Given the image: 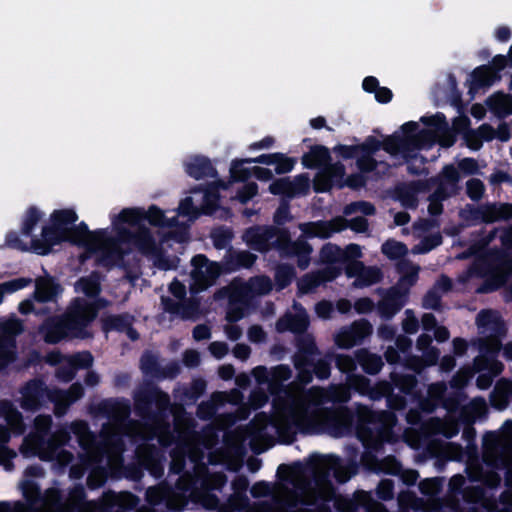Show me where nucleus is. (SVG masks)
Returning <instances> with one entry per match:
<instances>
[{"label": "nucleus", "instance_id": "obj_1", "mask_svg": "<svg viewBox=\"0 0 512 512\" xmlns=\"http://www.w3.org/2000/svg\"><path fill=\"white\" fill-rule=\"evenodd\" d=\"M193 270L191 277L193 283L191 284L192 291H202L212 285L216 277L220 274V267L212 262H209L202 256H197L193 259Z\"/></svg>", "mask_w": 512, "mask_h": 512}, {"label": "nucleus", "instance_id": "obj_2", "mask_svg": "<svg viewBox=\"0 0 512 512\" xmlns=\"http://www.w3.org/2000/svg\"><path fill=\"white\" fill-rule=\"evenodd\" d=\"M96 317V309L86 301L77 300L66 317L67 329H77L85 326Z\"/></svg>", "mask_w": 512, "mask_h": 512}, {"label": "nucleus", "instance_id": "obj_3", "mask_svg": "<svg viewBox=\"0 0 512 512\" xmlns=\"http://www.w3.org/2000/svg\"><path fill=\"white\" fill-rule=\"evenodd\" d=\"M346 273L349 277H355L354 285L357 287L371 285L378 282L381 277V271L375 267H365L360 261H353L346 267Z\"/></svg>", "mask_w": 512, "mask_h": 512}, {"label": "nucleus", "instance_id": "obj_4", "mask_svg": "<svg viewBox=\"0 0 512 512\" xmlns=\"http://www.w3.org/2000/svg\"><path fill=\"white\" fill-rule=\"evenodd\" d=\"M420 146L419 140L415 137L400 138L392 136L383 142V149L391 155L402 153L404 156H407L411 151Z\"/></svg>", "mask_w": 512, "mask_h": 512}, {"label": "nucleus", "instance_id": "obj_5", "mask_svg": "<svg viewBox=\"0 0 512 512\" xmlns=\"http://www.w3.org/2000/svg\"><path fill=\"white\" fill-rule=\"evenodd\" d=\"M481 216L485 222H495L501 219L512 218V205L503 204L500 206H485L481 210Z\"/></svg>", "mask_w": 512, "mask_h": 512}, {"label": "nucleus", "instance_id": "obj_6", "mask_svg": "<svg viewBox=\"0 0 512 512\" xmlns=\"http://www.w3.org/2000/svg\"><path fill=\"white\" fill-rule=\"evenodd\" d=\"M346 227L345 220L341 217L335 218L328 223L311 224V233L321 237H328L332 232H337Z\"/></svg>", "mask_w": 512, "mask_h": 512}, {"label": "nucleus", "instance_id": "obj_7", "mask_svg": "<svg viewBox=\"0 0 512 512\" xmlns=\"http://www.w3.org/2000/svg\"><path fill=\"white\" fill-rule=\"evenodd\" d=\"M329 160V152L324 147H315L303 157V163L309 168L324 166Z\"/></svg>", "mask_w": 512, "mask_h": 512}, {"label": "nucleus", "instance_id": "obj_8", "mask_svg": "<svg viewBox=\"0 0 512 512\" xmlns=\"http://www.w3.org/2000/svg\"><path fill=\"white\" fill-rule=\"evenodd\" d=\"M344 175V167L335 164L326 169L325 175H319L314 181L315 190L318 192L326 191L330 188L329 183L324 179L326 176L330 178L342 177Z\"/></svg>", "mask_w": 512, "mask_h": 512}, {"label": "nucleus", "instance_id": "obj_9", "mask_svg": "<svg viewBox=\"0 0 512 512\" xmlns=\"http://www.w3.org/2000/svg\"><path fill=\"white\" fill-rule=\"evenodd\" d=\"M58 291V287L49 279H39L36 282L35 297L39 301L50 300Z\"/></svg>", "mask_w": 512, "mask_h": 512}, {"label": "nucleus", "instance_id": "obj_10", "mask_svg": "<svg viewBox=\"0 0 512 512\" xmlns=\"http://www.w3.org/2000/svg\"><path fill=\"white\" fill-rule=\"evenodd\" d=\"M78 234H79V237L70 232L69 233L65 232L64 238L72 240L73 242H79V243L83 242V243L91 244V245H92V242L97 241V242H100L101 247H103L104 249H108L112 245V243H110V242L100 241L97 235L88 233L84 230H80L78 232Z\"/></svg>", "mask_w": 512, "mask_h": 512}, {"label": "nucleus", "instance_id": "obj_11", "mask_svg": "<svg viewBox=\"0 0 512 512\" xmlns=\"http://www.w3.org/2000/svg\"><path fill=\"white\" fill-rule=\"evenodd\" d=\"M382 252L391 259H398L407 253V248L400 242L389 240L382 246Z\"/></svg>", "mask_w": 512, "mask_h": 512}, {"label": "nucleus", "instance_id": "obj_12", "mask_svg": "<svg viewBox=\"0 0 512 512\" xmlns=\"http://www.w3.org/2000/svg\"><path fill=\"white\" fill-rule=\"evenodd\" d=\"M76 214L72 210L57 211L52 216L53 228L61 230L66 224L72 223L76 220Z\"/></svg>", "mask_w": 512, "mask_h": 512}, {"label": "nucleus", "instance_id": "obj_13", "mask_svg": "<svg viewBox=\"0 0 512 512\" xmlns=\"http://www.w3.org/2000/svg\"><path fill=\"white\" fill-rule=\"evenodd\" d=\"M459 180V173L453 166H446L439 176L440 188L444 190L446 186L454 188Z\"/></svg>", "mask_w": 512, "mask_h": 512}, {"label": "nucleus", "instance_id": "obj_14", "mask_svg": "<svg viewBox=\"0 0 512 512\" xmlns=\"http://www.w3.org/2000/svg\"><path fill=\"white\" fill-rule=\"evenodd\" d=\"M249 288L252 294L262 295L268 293L271 290L272 285L268 278L257 277L250 280Z\"/></svg>", "mask_w": 512, "mask_h": 512}, {"label": "nucleus", "instance_id": "obj_15", "mask_svg": "<svg viewBox=\"0 0 512 512\" xmlns=\"http://www.w3.org/2000/svg\"><path fill=\"white\" fill-rule=\"evenodd\" d=\"M78 285L81 290L89 296H93L99 292V279L94 275L89 278L81 279Z\"/></svg>", "mask_w": 512, "mask_h": 512}, {"label": "nucleus", "instance_id": "obj_16", "mask_svg": "<svg viewBox=\"0 0 512 512\" xmlns=\"http://www.w3.org/2000/svg\"><path fill=\"white\" fill-rule=\"evenodd\" d=\"M400 271L403 274L402 280L412 284L418 275L419 269L408 262H404L400 264Z\"/></svg>", "mask_w": 512, "mask_h": 512}, {"label": "nucleus", "instance_id": "obj_17", "mask_svg": "<svg viewBox=\"0 0 512 512\" xmlns=\"http://www.w3.org/2000/svg\"><path fill=\"white\" fill-rule=\"evenodd\" d=\"M270 191L273 194H288L293 193L292 185L287 179H279L270 185Z\"/></svg>", "mask_w": 512, "mask_h": 512}, {"label": "nucleus", "instance_id": "obj_18", "mask_svg": "<svg viewBox=\"0 0 512 512\" xmlns=\"http://www.w3.org/2000/svg\"><path fill=\"white\" fill-rule=\"evenodd\" d=\"M274 165L276 173L283 174L289 172L293 168L294 161L283 155L277 154V160Z\"/></svg>", "mask_w": 512, "mask_h": 512}, {"label": "nucleus", "instance_id": "obj_19", "mask_svg": "<svg viewBox=\"0 0 512 512\" xmlns=\"http://www.w3.org/2000/svg\"><path fill=\"white\" fill-rule=\"evenodd\" d=\"M484 186L478 179H472L467 183V192L472 199H479L483 195Z\"/></svg>", "mask_w": 512, "mask_h": 512}, {"label": "nucleus", "instance_id": "obj_20", "mask_svg": "<svg viewBox=\"0 0 512 512\" xmlns=\"http://www.w3.org/2000/svg\"><path fill=\"white\" fill-rule=\"evenodd\" d=\"M340 257V251L337 247L332 245L325 246L321 251V258L323 261L331 262Z\"/></svg>", "mask_w": 512, "mask_h": 512}, {"label": "nucleus", "instance_id": "obj_21", "mask_svg": "<svg viewBox=\"0 0 512 512\" xmlns=\"http://www.w3.org/2000/svg\"><path fill=\"white\" fill-rule=\"evenodd\" d=\"M459 168L465 174H473L477 171V163L472 159H464L459 163Z\"/></svg>", "mask_w": 512, "mask_h": 512}, {"label": "nucleus", "instance_id": "obj_22", "mask_svg": "<svg viewBox=\"0 0 512 512\" xmlns=\"http://www.w3.org/2000/svg\"><path fill=\"white\" fill-rule=\"evenodd\" d=\"M362 255L361 248L356 244H351L344 251L345 259H357Z\"/></svg>", "mask_w": 512, "mask_h": 512}, {"label": "nucleus", "instance_id": "obj_23", "mask_svg": "<svg viewBox=\"0 0 512 512\" xmlns=\"http://www.w3.org/2000/svg\"><path fill=\"white\" fill-rule=\"evenodd\" d=\"M249 338L252 340V341H255V342H259L261 340L264 339L265 337V333L264 331L262 330L261 327L259 326H253L249 329Z\"/></svg>", "mask_w": 512, "mask_h": 512}, {"label": "nucleus", "instance_id": "obj_24", "mask_svg": "<svg viewBox=\"0 0 512 512\" xmlns=\"http://www.w3.org/2000/svg\"><path fill=\"white\" fill-rule=\"evenodd\" d=\"M355 308L358 312L360 313H365V312H368L370 310H372L373 308V303L371 300L367 299V298H364V299H360L356 302L355 304Z\"/></svg>", "mask_w": 512, "mask_h": 512}, {"label": "nucleus", "instance_id": "obj_25", "mask_svg": "<svg viewBox=\"0 0 512 512\" xmlns=\"http://www.w3.org/2000/svg\"><path fill=\"white\" fill-rule=\"evenodd\" d=\"M293 249L296 254L303 255V256L308 255L311 251L310 246L302 240L294 243Z\"/></svg>", "mask_w": 512, "mask_h": 512}, {"label": "nucleus", "instance_id": "obj_26", "mask_svg": "<svg viewBox=\"0 0 512 512\" xmlns=\"http://www.w3.org/2000/svg\"><path fill=\"white\" fill-rule=\"evenodd\" d=\"M170 290L179 299H182L186 294L185 286L177 281L171 284Z\"/></svg>", "mask_w": 512, "mask_h": 512}, {"label": "nucleus", "instance_id": "obj_27", "mask_svg": "<svg viewBox=\"0 0 512 512\" xmlns=\"http://www.w3.org/2000/svg\"><path fill=\"white\" fill-rule=\"evenodd\" d=\"M339 368L342 371H350L353 368V361L351 358L346 356H340L337 359Z\"/></svg>", "mask_w": 512, "mask_h": 512}, {"label": "nucleus", "instance_id": "obj_28", "mask_svg": "<svg viewBox=\"0 0 512 512\" xmlns=\"http://www.w3.org/2000/svg\"><path fill=\"white\" fill-rule=\"evenodd\" d=\"M210 350L217 357L224 356L227 353V351H228L227 346L225 344H222V343H213V344H211Z\"/></svg>", "mask_w": 512, "mask_h": 512}, {"label": "nucleus", "instance_id": "obj_29", "mask_svg": "<svg viewBox=\"0 0 512 512\" xmlns=\"http://www.w3.org/2000/svg\"><path fill=\"white\" fill-rule=\"evenodd\" d=\"M184 362L187 366H195L199 362V355L195 351H188L185 353Z\"/></svg>", "mask_w": 512, "mask_h": 512}, {"label": "nucleus", "instance_id": "obj_30", "mask_svg": "<svg viewBox=\"0 0 512 512\" xmlns=\"http://www.w3.org/2000/svg\"><path fill=\"white\" fill-rule=\"evenodd\" d=\"M350 227L356 232L365 231L367 228V221L362 217L356 218L351 222Z\"/></svg>", "mask_w": 512, "mask_h": 512}, {"label": "nucleus", "instance_id": "obj_31", "mask_svg": "<svg viewBox=\"0 0 512 512\" xmlns=\"http://www.w3.org/2000/svg\"><path fill=\"white\" fill-rule=\"evenodd\" d=\"M353 329L360 331L359 337H364L371 332V327L366 322H359V323L354 324Z\"/></svg>", "mask_w": 512, "mask_h": 512}, {"label": "nucleus", "instance_id": "obj_32", "mask_svg": "<svg viewBox=\"0 0 512 512\" xmlns=\"http://www.w3.org/2000/svg\"><path fill=\"white\" fill-rule=\"evenodd\" d=\"M495 318V314L491 311H483L478 316L479 325L485 326L491 319Z\"/></svg>", "mask_w": 512, "mask_h": 512}, {"label": "nucleus", "instance_id": "obj_33", "mask_svg": "<svg viewBox=\"0 0 512 512\" xmlns=\"http://www.w3.org/2000/svg\"><path fill=\"white\" fill-rule=\"evenodd\" d=\"M358 166L361 170L369 171L375 167V163L371 158L366 157L358 161Z\"/></svg>", "mask_w": 512, "mask_h": 512}, {"label": "nucleus", "instance_id": "obj_34", "mask_svg": "<svg viewBox=\"0 0 512 512\" xmlns=\"http://www.w3.org/2000/svg\"><path fill=\"white\" fill-rule=\"evenodd\" d=\"M210 335L209 329L205 326H198L194 330V337L198 340L206 339Z\"/></svg>", "mask_w": 512, "mask_h": 512}, {"label": "nucleus", "instance_id": "obj_35", "mask_svg": "<svg viewBox=\"0 0 512 512\" xmlns=\"http://www.w3.org/2000/svg\"><path fill=\"white\" fill-rule=\"evenodd\" d=\"M317 313L322 317H327L331 311V305L326 302L319 303L316 306Z\"/></svg>", "mask_w": 512, "mask_h": 512}, {"label": "nucleus", "instance_id": "obj_36", "mask_svg": "<svg viewBox=\"0 0 512 512\" xmlns=\"http://www.w3.org/2000/svg\"><path fill=\"white\" fill-rule=\"evenodd\" d=\"M250 353V350L245 345H237L234 349V354L242 359H246Z\"/></svg>", "mask_w": 512, "mask_h": 512}, {"label": "nucleus", "instance_id": "obj_37", "mask_svg": "<svg viewBox=\"0 0 512 512\" xmlns=\"http://www.w3.org/2000/svg\"><path fill=\"white\" fill-rule=\"evenodd\" d=\"M376 98L380 102H387L391 99V92L386 88H381L376 92Z\"/></svg>", "mask_w": 512, "mask_h": 512}, {"label": "nucleus", "instance_id": "obj_38", "mask_svg": "<svg viewBox=\"0 0 512 512\" xmlns=\"http://www.w3.org/2000/svg\"><path fill=\"white\" fill-rule=\"evenodd\" d=\"M226 332L230 339L237 340L241 335V329L238 326L230 325L227 327Z\"/></svg>", "mask_w": 512, "mask_h": 512}, {"label": "nucleus", "instance_id": "obj_39", "mask_svg": "<svg viewBox=\"0 0 512 512\" xmlns=\"http://www.w3.org/2000/svg\"><path fill=\"white\" fill-rule=\"evenodd\" d=\"M363 87L365 90L372 92L377 87V80L372 77H368L363 81Z\"/></svg>", "mask_w": 512, "mask_h": 512}, {"label": "nucleus", "instance_id": "obj_40", "mask_svg": "<svg viewBox=\"0 0 512 512\" xmlns=\"http://www.w3.org/2000/svg\"><path fill=\"white\" fill-rule=\"evenodd\" d=\"M255 175L257 178L262 180H269L272 177V173L268 169L256 168Z\"/></svg>", "mask_w": 512, "mask_h": 512}, {"label": "nucleus", "instance_id": "obj_41", "mask_svg": "<svg viewBox=\"0 0 512 512\" xmlns=\"http://www.w3.org/2000/svg\"><path fill=\"white\" fill-rule=\"evenodd\" d=\"M336 341L340 347L345 348H348L354 344V340L348 338L346 339V335H338Z\"/></svg>", "mask_w": 512, "mask_h": 512}, {"label": "nucleus", "instance_id": "obj_42", "mask_svg": "<svg viewBox=\"0 0 512 512\" xmlns=\"http://www.w3.org/2000/svg\"><path fill=\"white\" fill-rule=\"evenodd\" d=\"M364 184V180L360 176L350 177L347 179V185L353 188H358Z\"/></svg>", "mask_w": 512, "mask_h": 512}, {"label": "nucleus", "instance_id": "obj_43", "mask_svg": "<svg viewBox=\"0 0 512 512\" xmlns=\"http://www.w3.org/2000/svg\"><path fill=\"white\" fill-rule=\"evenodd\" d=\"M276 160H277V154H273V155L261 156L259 159H257V162L265 163L267 165H274Z\"/></svg>", "mask_w": 512, "mask_h": 512}, {"label": "nucleus", "instance_id": "obj_44", "mask_svg": "<svg viewBox=\"0 0 512 512\" xmlns=\"http://www.w3.org/2000/svg\"><path fill=\"white\" fill-rule=\"evenodd\" d=\"M337 308H338V310H339L340 312H342V313H346V312L350 311V309H351V304H350V302H349V301H347V300H340V301H338V303H337Z\"/></svg>", "mask_w": 512, "mask_h": 512}, {"label": "nucleus", "instance_id": "obj_45", "mask_svg": "<svg viewBox=\"0 0 512 512\" xmlns=\"http://www.w3.org/2000/svg\"><path fill=\"white\" fill-rule=\"evenodd\" d=\"M161 217H162V215L158 210H151L149 212L150 222L153 224H159Z\"/></svg>", "mask_w": 512, "mask_h": 512}, {"label": "nucleus", "instance_id": "obj_46", "mask_svg": "<svg viewBox=\"0 0 512 512\" xmlns=\"http://www.w3.org/2000/svg\"><path fill=\"white\" fill-rule=\"evenodd\" d=\"M241 263L244 266H250L254 262V256L248 253L241 254L240 256Z\"/></svg>", "mask_w": 512, "mask_h": 512}, {"label": "nucleus", "instance_id": "obj_47", "mask_svg": "<svg viewBox=\"0 0 512 512\" xmlns=\"http://www.w3.org/2000/svg\"><path fill=\"white\" fill-rule=\"evenodd\" d=\"M219 373L223 379H229L233 374V369L230 366L221 367Z\"/></svg>", "mask_w": 512, "mask_h": 512}, {"label": "nucleus", "instance_id": "obj_48", "mask_svg": "<svg viewBox=\"0 0 512 512\" xmlns=\"http://www.w3.org/2000/svg\"><path fill=\"white\" fill-rule=\"evenodd\" d=\"M7 325L6 329L12 333L21 331V325L18 321H10Z\"/></svg>", "mask_w": 512, "mask_h": 512}, {"label": "nucleus", "instance_id": "obj_49", "mask_svg": "<svg viewBox=\"0 0 512 512\" xmlns=\"http://www.w3.org/2000/svg\"><path fill=\"white\" fill-rule=\"evenodd\" d=\"M422 322H423V325L426 328L433 327L434 324H435L434 317L432 315H429V314L424 315V317L422 319Z\"/></svg>", "mask_w": 512, "mask_h": 512}, {"label": "nucleus", "instance_id": "obj_50", "mask_svg": "<svg viewBox=\"0 0 512 512\" xmlns=\"http://www.w3.org/2000/svg\"><path fill=\"white\" fill-rule=\"evenodd\" d=\"M408 220H409V217L405 213H399L395 217V221L398 225H404L408 222Z\"/></svg>", "mask_w": 512, "mask_h": 512}, {"label": "nucleus", "instance_id": "obj_51", "mask_svg": "<svg viewBox=\"0 0 512 512\" xmlns=\"http://www.w3.org/2000/svg\"><path fill=\"white\" fill-rule=\"evenodd\" d=\"M246 189L249 194L247 197H241L242 202H245L248 198L252 197L256 193V186L254 184H249L248 186H246Z\"/></svg>", "mask_w": 512, "mask_h": 512}, {"label": "nucleus", "instance_id": "obj_52", "mask_svg": "<svg viewBox=\"0 0 512 512\" xmlns=\"http://www.w3.org/2000/svg\"><path fill=\"white\" fill-rule=\"evenodd\" d=\"M497 34H498L499 39L505 41L509 38L510 31L507 28H501L498 30Z\"/></svg>", "mask_w": 512, "mask_h": 512}, {"label": "nucleus", "instance_id": "obj_53", "mask_svg": "<svg viewBox=\"0 0 512 512\" xmlns=\"http://www.w3.org/2000/svg\"><path fill=\"white\" fill-rule=\"evenodd\" d=\"M363 212L367 214H372L374 212V208L367 204V203H361L357 205Z\"/></svg>", "mask_w": 512, "mask_h": 512}, {"label": "nucleus", "instance_id": "obj_54", "mask_svg": "<svg viewBox=\"0 0 512 512\" xmlns=\"http://www.w3.org/2000/svg\"><path fill=\"white\" fill-rule=\"evenodd\" d=\"M328 272H329V275L321 277L319 279V281L331 280V279L335 278L337 276V274L339 273L338 270H334V269H328Z\"/></svg>", "mask_w": 512, "mask_h": 512}, {"label": "nucleus", "instance_id": "obj_55", "mask_svg": "<svg viewBox=\"0 0 512 512\" xmlns=\"http://www.w3.org/2000/svg\"><path fill=\"white\" fill-rule=\"evenodd\" d=\"M471 112L475 117L481 118L483 115V108L480 106H473Z\"/></svg>", "mask_w": 512, "mask_h": 512}, {"label": "nucleus", "instance_id": "obj_56", "mask_svg": "<svg viewBox=\"0 0 512 512\" xmlns=\"http://www.w3.org/2000/svg\"><path fill=\"white\" fill-rule=\"evenodd\" d=\"M311 123H312V126H313L314 128L319 129V128H321V127H323V126H324V124H325V120H324L323 118H316V119L312 120V122H311Z\"/></svg>", "mask_w": 512, "mask_h": 512}, {"label": "nucleus", "instance_id": "obj_57", "mask_svg": "<svg viewBox=\"0 0 512 512\" xmlns=\"http://www.w3.org/2000/svg\"><path fill=\"white\" fill-rule=\"evenodd\" d=\"M240 318H241V314H240V313H233V312H229V313L227 314V319H228L229 321H231V322L236 321V320H238V319H240Z\"/></svg>", "mask_w": 512, "mask_h": 512}, {"label": "nucleus", "instance_id": "obj_58", "mask_svg": "<svg viewBox=\"0 0 512 512\" xmlns=\"http://www.w3.org/2000/svg\"><path fill=\"white\" fill-rule=\"evenodd\" d=\"M436 337H437L439 340L443 341V340H445V339H447V338H448V332H447L445 329H443V330H441V331H438V333H437Z\"/></svg>", "mask_w": 512, "mask_h": 512}, {"label": "nucleus", "instance_id": "obj_59", "mask_svg": "<svg viewBox=\"0 0 512 512\" xmlns=\"http://www.w3.org/2000/svg\"><path fill=\"white\" fill-rule=\"evenodd\" d=\"M416 326H417V325H416V323H415V322H412V323H411V324H409V325H408V324H405V330H406L407 332L412 333V332H414V331L416 330Z\"/></svg>", "mask_w": 512, "mask_h": 512}, {"label": "nucleus", "instance_id": "obj_60", "mask_svg": "<svg viewBox=\"0 0 512 512\" xmlns=\"http://www.w3.org/2000/svg\"><path fill=\"white\" fill-rule=\"evenodd\" d=\"M37 220H38V218H37V216L35 214H31L29 216V221L31 223H30L29 227L27 228V231H29L31 229L32 225L35 224L37 222Z\"/></svg>", "mask_w": 512, "mask_h": 512}, {"label": "nucleus", "instance_id": "obj_61", "mask_svg": "<svg viewBox=\"0 0 512 512\" xmlns=\"http://www.w3.org/2000/svg\"><path fill=\"white\" fill-rule=\"evenodd\" d=\"M306 326H307V322L305 320H302L301 324L299 325V327L291 326V329L297 330V331H302V330H304L306 328Z\"/></svg>", "mask_w": 512, "mask_h": 512}, {"label": "nucleus", "instance_id": "obj_62", "mask_svg": "<svg viewBox=\"0 0 512 512\" xmlns=\"http://www.w3.org/2000/svg\"><path fill=\"white\" fill-rule=\"evenodd\" d=\"M430 212L432 214H438L440 212V206L438 204H433L430 206Z\"/></svg>", "mask_w": 512, "mask_h": 512}, {"label": "nucleus", "instance_id": "obj_63", "mask_svg": "<svg viewBox=\"0 0 512 512\" xmlns=\"http://www.w3.org/2000/svg\"><path fill=\"white\" fill-rule=\"evenodd\" d=\"M20 309H21L22 312L26 313L30 309V304L28 302L27 303H22L21 306H20Z\"/></svg>", "mask_w": 512, "mask_h": 512}, {"label": "nucleus", "instance_id": "obj_64", "mask_svg": "<svg viewBox=\"0 0 512 512\" xmlns=\"http://www.w3.org/2000/svg\"><path fill=\"white\" fill-rule=\"evenodd\" d=\"M273 140L271 138H267L262 142V146L268 147L272 144Z\"/></svg>", "mask_w": 512, "mask_h": 512}]
</instances>
